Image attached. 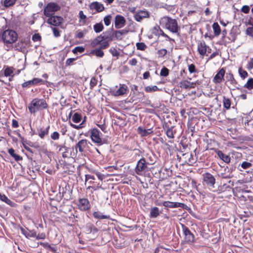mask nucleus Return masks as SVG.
Returning a JSON list of instances; mask_svg holds the SVG:
<instances>
[{
  "label": "nucleus",
  "mask_w": 253,
  "mask_h": 253,
  "mask_svg": "<svg viewBox=\"0 0 253 253\" xmlns=\"http://www.w3.org/2000/svg\"><path fill=\"white\" fill-rule=\"evenodd\" d=\"M48 107V104L44 99L36 98L29 103L28 109L30 113L35 114L40 110L46 109Z\"/></svg>",
  "instance_id": "f257e3e1"
},
{
  "label": "nucleus",
  "mask_w": 253,
  "mask_h": 253,
  "mask_svg": "<svg viewBox=\"0 0 253 253\" xmlns=\"http://www.w3.org/2000/svg\"><path fill=\"white\" fill-rule=\"evenodd\" d=\"M18 38V34L13 30H5L1 35L2 40L7 47L15 43L17 41Z\"/></svg>",
  "instance_id": "f03ea898"
},
{
  "label": "nucleus",
  "mask_w": 253,
  "mask_h": 253,
  "mask_svg": "<svg viewBox=\"0 0 253 253\" xmlns=\"http://www.w3.org/2000/svg\"><path fill=\"white\" fill-rule=\"evenodd\" d=\"M162 26H165L170 32L175 33L178 32V27L176 20L168 17L162 18L159 22Z\"/></svg>",
  "instance_id": "7ed1b4c3"
},
{
  "label": "nucleus",
  "mask_w": 253,
  "mask_h": 253,
  "mask_svg": "<svg viewBox=\"0 0 253 253\" xmlns=\"http://www.w3.org/2000/svg\"><path fill=\"white\" fill-rule=\"evenodd\" d=\"M61 9L60 6L56 2H50L48 3L43 10L44 15L46 17L52 16L54 13Z\"/></svg>",
  "instance_id": "20e7f679"
},
{
  "label": "nucleus",
  "mask_w": 253,
  "mask_h": 253,
  "mask_svg": "<svg viewBox=\"0 0 253 253\" xmlns=\"http://www.w3.org/2000/svg\"><path fill=\"white\" fill-rule=\"evenodd\" d=\"M85 182H88L90 185L87 187V189H92L94 191L98 190L101 188L102 183L95 181V177L90 174L85 175Z\"/></svg>",
  "instance_id": "39448f33"
},
{
  "label": "nucleus",
  "mask_w": 253,
  "mask_h": 253,
  "mask_svg": "<svg viewBox=\"0 0 253 253\" xmlns=\"http://www.w3.org/2000/svg\"><path fill=\"white\" fill-rule=\"evenodd\" d=\"M90 45L92 47L99 45L101 49H106L109 46L110 43L102 38V35H100L91 42Z\"/></svg>",
  "instance_id": "423d86ee"
},
{
  "label": "nucleus",
  "mask_w": 253,
  "mask_h": 253,
  "mask_svg": "<svg viewBox=\"0 0 253 253\" xmlns=\"http://www.w3.org/2000/svg\"><path fill=\"white\" fill-rule=\"evenodd\" d=\"M100 131L96 128H93L90 131V138L92 142L98 146L103 144L102 139L100 136Z\"/></svg>",
  "instance_id": "0eeeda50"
},
{
  "label": "nucleus",
  "mask_w": 253,
  "mask_h": 253,
  "mask_svg": "<svg viewBox=\"0 0 253 253\" xmlns=\"http://www.w3.org/2000/svg\"><path fill=\"white\" fill-rule=\"evenodd\" d=\"M89 144L90 142L85 139L80 140L75 146L76 153L78 150L80 153L83 154L89 148Z\"/></svg>",
  "instance_id": "6e6552de"
},
{
  "label": "nucleus",
  "mask_w": 253,
  "mask_h": 253,
  "mask_svg": "<svg viewBox=\"0 0 253 253\" xmlns=\"http://www.w3.org/2000/svg\"><path fill=\"white\" fill-rule=\"evenodd\" d=\"M182 228L184 235V242L192 244L195 242V237L193 234L184 225H182Z\"/></svg>",
  "instance_id": "1a4fd4ad"
},
{
  "label": "nucleus",
  "mask_w": 253,
  "mask_h": 253,
  "mask_svg": "<svg viewBox=\"0 0 253 253\" xmlns=\"http://www.w3.org/2000/svg\"><path fill=\"white\" fill-rule=\"evenodd\" d=\"M45 82L42 79L34 78L32 80H29L23 83L22 84V87L23 88H29L39 84H44Z\"/></svg>",
  "instance_id": "9d476101"
},
{
  "label": "nucleus",
  "mask_w": 253,
  "mask_h": 253,
  "mask_svg": "<svg viewBox=\"0 0 253 253\" xmlns=\"http://www.w3.org/2000/svg\"><path fill=\"white\" fill-rule=\"evenodd\" d=\"M47 23L54 27H58L61 25L63 22V18L60 16L52 15L48 17Z\"/></svg>",
  "instance_id": "9b49d317"
},
{
  "label": "nucleus",
  "mask_w": 253,
  "mask_h": 253,
  "mask_svg": "<svg viewBox=\"0 0 253 253\" xmlns=\"http://www.w3.org/2000/svg\"><path fill=\"white\" fill-rule=\"evenodd\" d=\"M30 42V38L27 37L21 39L15 44V48L17 50L21 51L29 46Z\"/></svg>",
  "instance_id": "f8f14e48"
},
{
  "label": "nucleus",
  "mask_w": 253,
  "mask_h": 253,
  "mask_svg": "<svg viewBox=\"0 0 253 253\" xmlns=\"http://www.w3.org/2000/svg\"><path fill=\"white\" fill-rule=\"evenodd\" d=\"M77 206L79 209L82 211H87L90 208V203L86 198L79 199Z\"/></svg>",
  "instance_id": "ddd939ff"
},
{
  "label": "nucleus",
  "mask_w": 253,
  "mask_h": 253,
  "mask_svg": "<svg viewBox=\"0 0 253 253\" xmlns=\"http://www.w3.org/2000/svg\"><path fill=\"white\" fill-rule=\"evenodd\" d=\"M211 49L207 45L204 41L200 42L198 44V51L202 56L206 55L207 51L209 53L211 52Z\"/></svg>",
  "instance_id": "4468645a"
},
{
  "label": "nucleus",
  "mask_w": 253,
  "mask_h": 253,
  "mask_svg": "<svg viewBox=\"0 0 253 253\" xmlns=\"http://www.w3.org/2000/svg\"><path fill=\"white\" fill-rule=\"evenodd\" d=\"M145 160L141 159L138 162L135 168V172L138 175H141L142 172L146 168Z\"/></svg>",
  "instance_id": "2eb2a0df"
},
{
  "label": "nucleus",
  "mask_w": 253,
  "mask_h": 253,
  "mask_svg": "<svg viewBox=\"0 0 253 253\" xmlns=\"http://www.w3.org/2000/svg\"><path fill=\"white\" fill-rule=\"evenodd\" d=\"M114 30L113 29H110L103 32L101 35L102 38L110 43L114 40Z\"/></svg>",
  "instance_id": "dca6fc26"
},
{
  "label": "nucleus",
  "mask_w": 253,
  "mask_h": 253,
  "mask_svg": "<svg viewBox=\"0 0 253 253\" xmlns=\"http://www.w3.org/2000/svg\"><path fill=\"white\" fill-rule=\"evenodd\" d=\"M204 181L210 187H214L215 179L213 176L209 173L204 175Z\"/></svg>",
  "instance_id": "f3484780"
},
{
  "label": "nucleus",
  "mask_w": 253,
  "mask_h": 253,
  "mask_svg": "<svg viewBox=\"0 0 253 253\" xmlns=\"http://www.w3.org/2000/svg\"><path fill=\"white\" fill-rule=\"evenodd\" d=\"M57 148H59V151L62 152V156L63 158H70L71 156V149L64 145H58Z\"/></svg>",
  "instance_id": "a211bd4d"
},
{
  "label": "nucleus",
  "mask_w": 253,
  "mask_h": 253,
  "mask_svg": "<svg viewBox=\"0 0 253 253\" xmlns=\"http://www.w3.org/2000/svg\"><path fill=\"white\" fill-rule=\"evenodd\" d=\"M125 18L121 15H117L115 19V26L117 29L121 28L124 27L126 24Z\"/></svg>",
  "instance_id": "6ab92c4d"
},
{
  "label": "nucleus",
  "mask_w": 253,
  "mask_h": 253,
  "mask_svg": "<svg viewBox=\"0 0 253 253\" xmlns=\"http://www.w3.org/2000/svg\"><path fill=\"white\" fill-rule=\"evenodd\" d=\"M225 74V71L223 68H221L218 72L215 75L213 79V82L215 84H219L224 80V77Z\"/></svg>",
  "instance_id": "aec40b11"
},
{
  "label": "nucleus",
  "mask_w": 253,
  "mask_h": 253,
  "mask_svg": "<svg viewBox=\"0 0 253 253\" xmlns=\"http://www.w3.org/2000/svg\"><path fill=\"white\" fill-rule=\"evenodd\" d=\"M20 230L21 233L27 238H35L36 236V232L35 230H29L27 228L20 227Z\"/></svg>",
  "instance_id": "412c9836"
},
{
  "label": "nucleus",
  "mask_w": 253,
  "mask_h": 253,
  "mask_svg": "<svg viewBox=\"0 0 253 253\" xmlns=\"http://www.w3.org/2000/svg\"><path fill=\"white\" fill-rule=\"evenodd\" d=\"M163 205L167 208H175L184 206V204L178 202H172L169 201H165L162 203Z\"/></svg>",
  "instance_id": "4be33fe9"
},
{
  "label": "nucleus",
  "mask_w": 253,
  "mask_h": 253,
  "mask_svg": "<svg viewBox=\"0 0 253 253\" xmlns=\"http://www.w3.org/2000/svg\"><path fill=\"white\" fill-rule=\"evenodd\" d=\"M89 7L91 9H95L97 12H101L103 11L105 9L103 4L98 1H94L91 2L89 5Z\"/></svg>",
  "instance_id": "5701e85b"
},
{
  "label": "nucleus",
  "mask_w": 253,
  "mask_h": 253,
  "mask_svg": "<svg viewBox=\"0 0 253 253\" xmlns=\"http://www.w3.org/2000/svg\"><path fill=\"white\" fill-rule=\"evenodd\" d=\"M149 13L146 11H139L137 12L134 16V19L138 21L141 22L144 18L148 17Z\"/></svg>",
  "instance_id": "b1692460"
},
{
  "label": "nucleus",
  "mask_w": 253,
  "mask_h": 253,
  "mask_svg": "<svg viewBox=\"0 0 253 253\" xmlns=\"http://www.w3.org/2000/svg\"><path fill=\"white\" fill-rule=\"evenodd\" d=\"M128 31L125 29L114 31V39L121 40L123 38V35H126Z\"/></svg>",
  "instance_id": "393cba45"
},
{
  "label": "nucleus",
  "mask_w": 253,
  "mask_h": 253,
  "mask_svg": "<svg viewBox=\"0 0 253 253\" xmlns=\"http://www.w3.org/2000/svg\"><path fill=\"white\" fill-rule=\"evenodd\" d=\"M128 90L127 86L125 84H120L119 88L115 92V95L120 96L124 95Z\"/></svg>",
  "instance_id": "a878e982"
},
{
  "label": "nucleus",
  "mask_w": 253,
  "mask_h": 253,
  "mask_svg": "<svg viewBox=\"0 0 253 253\" xmlns=\"http://www.w3.org/2000/svg\"><path fill=\"white\" fill-rule=\"evenodd\" d=\"M50 128V126H48L45 128H41L39 130L38 135L39 137L43 139L45 136H47L49 133V130Z\"/></svg>",
  "instance_id": "bb28decb"
},
{
  "label": "nucleus",
  "mask_w": 253,
  "mask_h": 253,
  "mask_svg": "<svg viewBox=\"0 0 253 253\" xmlns=\"http://www.w3.org/2000/svg\"><path fill=\"white\" fill-rule=\"evenodd\" d=\"M98 231L97 228L92 224H87L85 227V232L87 234L96 233Z\"/></svg>",
  "instance_id": "cd10ccee"
},
{
  "label": "nucleus",
  "mask_w": 253,
  "mask_h": 253,
  "mask_svg": "<svg viewBox=\"0 0 253 253\" xmlns=\"http://www.w3.org/2000/svg\"><path fill=\"white\" fill-rule=\"evenodd\" d=\"M217 154L218 157L221 159L224 162L226 163H229L230 162V158L229 156L225 155L222 153L221 151L218 150L217 152Z\"/></svg>",
  "instance_id": "c85d7f7f"
},
{
  "label": "nucleus",
  "mask_w": 253,
  "mask_h": 253,
  "mask_svg": "<svg viewBox=\"0 0 253 253\" xmlns=\"http://www.w3.org/2000/svg\"><path fill=\"white\" fill-rule=\"evenodd\" d=\"M8 153L12 157H13L15 161H16V162L21 161L23 159L22 157L21 156L16 154L15 153L14 149L12 148L8 150Z\"/></svg>",
  "instance_id": "c756f323"
},
{
  "label": "nucleus",
  "mask_w": 253,
  "mask_h": 253,
  "mask_svg": "<svg viewBox=\"0 0 253 253\" xmlns=\"http://www.w3.org/2000/svg\"><path fill=\"white\" fill-rule=\"evenodd\" d=\"M93 216L95 218L98 219H109L110 218L109 215H104L99 211L93 212Z\"/></svg>",
  "instance_id": "7c9ffc66"
},
{
  "label": "nucleus",
  "mask_w": 253,
  "mask_h": 253,
  "mask_svg": "<svg viewBox=\"0 0 253 253\" xmlns=\"http://www.w3.org/2000/svg\"><path fill=\"white\" fill-rule=\"evenodd\" d=\"M17 0H1L2 5L5 8L12 7L15 5Z\"/></svg>",
  "instance_id": "2f4dec72"
},
{
  "label": "nucleus",
  "mask_w": 253,
  "mask_h": 253,
  "mask_svg": "<svg viewBox=\"0 0 253 253\" xmlns=\"http://www.w3.org/2000/svg\"><path fill=\"white\" fill-rule=\"evenodd\" d=\"M181 86L185 88H193L195 87L196 84L194 83H190L187 80L183 81L180 83Z\"/></svg>",
  "instance_id": "473e14b6"
},
{
  "label": "nucleus",
  "mask_w": 253,
  "mask_h": 253,
  "mask_svg": "<svg viewBox=\"0 0 253 253\" xmlns=\"http://www.w3.org/2000/svg\"><path fill=\"white\" fill-rule=\"evenodd\" d=\"M4 75L5 77L14 76L13 67H9L8 66L4 67Z\"/></svg>",
  "instance_id": "72a5a7b5"
},
{
  "label": "nucleus",
  "mask_w": 253,
  "mask_h": 253,
  "mask_svg": "<svg viewBox=\"0 0 253 253\" xmlns=\"http://www.w3.org/2000/svg\"><path fill=\"white\" fill-rule=\"evenodd\" d=\"M104 29V26L101 22L96 23L93 25V30L96 33L102 32Z\"/></svg>",
  "instance_id": "f704fd0d"
},
{
  "label": "nucleus",
  "mask_w": 253,
  "mask_h": 253,
  "mask_svg": "<svg viewBox=\"0 0 253 253\" xmlns=\"http://www.w3.org/2000/svg\"><path fill=\"white\" fill-rule=\"evenodd\" d=\"M103 49L100 47L96 48L92 50L91 52V53L95 54L97 57H102L104 55V52L102 51Z\"/></svg>",
  "instance_id": "c9c22d12"
},
{
  "label": "nucleus",
  "mask_w": 253,
  "mask_h": 253,
  "mask_svg": "<svg viewBox=\"0 0 253 253\" xmlns=\"http://www.w3.org/2000/svg\"><path fill=\"white\" fill-rule=\"evenodd\" d=\"M163 128L166 134L169 138H173V133L171 128H170L169 126H163Z\"/></svg>",
  "instance_id": "e433bc0d"
},
{
  "label": "nucleus",
  "mask_w": 253,
  "mask_h": 253,
  "mask_svg": "<svg viewBox=\"0 0 253 253\" xmlns=\"http://www.w3.org/2000/svg\"><path fill=\"white\" fill-rule=\"evenodd\" d=\"M82 119V115L79 113H75L72 116V121L74 123H80Z\"/></svg>",
  "instance_id": "4c0bfd02"
},
{
  "label": "nucleus",
  "mask_w": 253,
  "mask_h": 253,
  "mask_svg": "<svg viewBox=\"0 0 253 253\" xmlns=\"http://www.w3.org/2000/svg\"><path fill=\"white\" fill-rule=\"evenodd\" d=\"M86 117L85 116L84 118V119H83V121H82V122L81 124H80L79 125H75L72 123H70V125L73 128H75L76 129H81L84 126V124L85 122L86 121Z\"/></svg>",
  "instance_id": "58836bf2"
},
{
  "label": "nucleus",
  "mask_w": 253,
  "mask_h": 253,
  "mask_svg": "<svg viewBox=\"0 0 253 253\" xmlns=\"http://www.w3.org/2000/svg\"><path fill=\"white\" fill-rule=\"evenodd\" d=\"M17 135L19 137V138L20 139L21 141L22 142L23 145V147H24V148L26 150H27L28 151L32 152L31 149L30 148H29L28 147L26 146L25 145V144H24V143L26 142L27 144H28L29 145L31 146L30 144V142L29 141V142H27V141H25L24 140V138H23V137L22 136V135H21V134L20 133L18 132L17 133Z\"/></svg>",
  "instance_id": "ea45409f"
},
{
  "label": "nucleus",
  "mask_w": 253,
  "mask_h": 253,
  "mask_svg": "<svg viewBox=\"0 0 253 253\" xmlns=\"http://www.w3.org/2000/svg\"><path fill=\"white\" fill-rule=\"evenodd\" d=\"M212 28L214 34L215 36H219L221 33V30L219 25L217 23H214L212 25Z\"/></svg>",
  "instance_id": "a19ab883"
},
{
  "label": "nucleus",
  "mask_w": 253,
  "mask_h": 253,
  "mask_svg": "<svg viewBox=\"0 0 253 253\" xmlns=\"http://www.w3.org/2000/svg\"><path fill=\"white\" fill-rule=\"evenodd\" d=\"M39 245L42 246L46 249H49L52 252H55L56 250L54 248L51 247L47 242H40Z\"/></svg>",
  "instance_id": "79ce46f5"
},
{
  "label": "nucleus",
  "mask_w": 253,
  "mask_h": 253,
  "mask_svg": "<svg viewBox=\"0 0 253 253\" xmlns=\"http://www.w3.org/2000/svg\"><path fill=\"white\" fill-rule=\"evenodd\" d=\"M244 87L248 90H252L253 88V78L249 79L247 83L244 85Z\"/></svg>",
  "instance_id": "37998d69"
},
{
  "label": "nucleus",
  "mask_w": 253,
  "mask_h": 253,
  "mask_svg": "<svg viewBox=\"0 0 253 253\" xmlns=\"http://www.w3.org/2000/svg\"><path fill=\"white\" fill-rule=\"evenodd\" d=\"M137 131L142 136H146L149 133L148 130L144 129L141 126L138 127Z\"/></svg>",
  "instance_id": "c03bdc74"
},
{
  "label": "nucleus",
  "mask_w": 253,
  "mask_h": 253,
  "mask_svg": "<svg viewBox=\"0 0 253 253\" xmlns=\"http://www.w3.org/2000/svg\"><path fill=\"white\" fill-rule=\"evenodd\" d=\"M238 72H239V74L240 77L243 79H245L248 76V74L247 72L246 71L243 70L242 69V68H241V67L239 68Z\"/></svg>",
  "instance_id": "a18cd8bd"
},
{
  "label": "nucleus",
  "mask_w": 253,
  "mask_h": 253,
  "mask_svg": "<svg viewBox=\"0 0 253 253\" xmlns=\"http://www.w3.org/2000/svg\"><path fill=\"white\" fill-rule=\"evenodd\" d=\"M223 103L224 107L226 109H229L230 108L231 102L229 98L223 97Z\"/></svg>",
  "instance_id": "49530a36"
},
{
  "label": "nucleus",
  "mask_w": 253,
  "mask_h": 253,
  "mask_svg": "<svg viewBox=\"0 0 253 253\" xmlns=\"http://www.w3.org/2000/svg\"><path fill=\"white\" fill-rule=\"evenodd\" d=\"M157 216H158V208L157 207H154L151 210L150 217H156Z\"/></svg>",
  "instance_id": "de8ad7c7"
},
{
  "label": "nucleus",
  "mask_w": 253,
  "mask_h": 253,
  "mask_svg": "<svg viewBox=\"0 0 253 253\" xmlns=\"http://www.w3.org/2000/svg\"><path fill=\"white\" fill-rule=\"evenodd\" d=\"M92 173L96 175V176L98 177V179L100 180V182L101 183L102 181L105 178V176L104 174H103L102 173H100L98 171L94 170L92 171Z\"/></svg>",
  "instance_id": "09e8293b"
},
{
  "label": "nucleus",
  "mask_w": 253,
  "mask_h": 253,
  "mask_svg": "<svg viewBox=\"0 0 253 253\" xmlns=\"http://www.w3.org/2000/svg\"><path fill=\"white\" fill-rule=\"evenodd\" d=\"M51 29L53 31V35L55 38H58L61 35V31L56 27H51Z\"/></svg>",
  "instance_id": "8fccbe9b"
},
{
  "label": "nucleus",
  "mask_w": 253,
  "mask_h": 253,
  "mask_svg": "<svg viewBox=\"0 0 253 253\" xmlns=\"http://www.w3.org/2000/svg\"><path fill=\"white\" fill-rule=\"evenodd\" d=\"M84 48L83 46H77L72 50V52L74 54H77L78 52L83 53L84 51Z\"/></svg>",
  "instance_id": "3c124183"
},
{
  "label": "nucleus",
  "mask_w": 253,
  "mask_h": 253,
  "mask_svg": "<svg viewBox=\"0 0 253 253\" xmlns=\"http://www.w3.org/2000/svg\"><path fill=\"white\" fill-rule=\"evenodd\" d=\"M158 89V87L156 85L153 86H147L145 87V90L146 92H150L152 91H157Z\"/></svg>",
  "instance_id": "603ef678"
},
{
  "label": "nucleus",
  "mask_w": 253,
  "mask_h": 253,
  "mask_svg": "<svg viewBox=\"0 0 253 253\" xmlns=\"http://www.w3.org/2000/svg\"><path fill=\"white\" fill-rule=\"evenodd\" d=\"M112 16L110 15H107L104 18V22L106 26H109L111 24Z\"/></svg>",
  "instance_id": "864d4df0"
},
{
  "label": "nucleus",
  "mask_w": 253,
  "mask_h": 253,
  "mask_svg": "<svg viewBox=\"0 0 253 253\" xmlns=\"http://www.w3.org/2000/svg\"><path fill=\"white\" fill-rule=\"evenodd\" d=\"M169 69L165 67H163V68L161 70L160 75L163 77H167L169 75Z\"/></svg>",
  "instance_id": "5fc2aeb1"
},
{
  "label": "nucleus",
  "mask_w": 253,
  "mask_h": 253,
  "mask_svg": "<svg viewBox=\"0 0 253 253\" xmlns=\"http://www.w3.org/2000/svg\"><path fill=\"white\" fill-rule=\"evenodd\" d=\"M97 83L98 80L95 77L92 78L90 81V88L92 89L97 85Z\"/></svg>",
  "instance_id": "6e6d98bb"
},
{
  "label": "nucleus",
  "mask_w": 253,
  "mask_h": 253,
  "mask_svg": "<svg viewBox=\"0 0 253 253\" xmlns=\"http://www.w3.org/2000/svg\"><path fill=\"white\" fill-rule=\"evenodd\" d=\"M188 71L190 73H198V71L196 68L194 64H191L188 65Z\"/></svg>",
  "instance_id": "4d7b16f0"
},
{
  "label": "nucleus",
  "mask_w": 253,
  "mask_h": 253,
  "mask_svg": "<svg viewBox=\"0 0 253 253\" xmlns=\"http://www.w3.org/2000/svg\"><path fill=\"white\" fill-rule=\"evenodd\" d=\"M109 51L113 56L118 57L120 55V52L115 48H111L109 49Z\"/></svg>",
  "instance_id": "13d9d810"
},
{
  "label": "nucleus",
  "mask_w": 253,
  "mask_h": 253,
  "mask_svg": "<svg viewBox=\"0 0 253 253\" xmlns=\"http://www.w3.org/2000/svg\"><path fill=\"white\" fill-rule=\"evenodd\" d=\"M252 166V164L251 163L248 162H243L241 165V168L244 169L250 168Z\"/></svg>",
  "instance_id": "bf43d9fd"
},
{
  "label": "nucleus",
  "mask_w": 253,
  "mask_h": 253,
  "mask_svg": "<svg viewBox=\"0 0 253 253\" xmlns=\"http://www.w3.org/2000/svg\"><path fill=\"white\" fill-rule=\"evenodd\" d=\"M136 46L138 49L141 50H144L147 47L145 44L143 42H137L136 44Z\"/></svg>",
  "instance_id": "052dcab7"
},
{
  "label": "nucleus",
  "mask_w": 253,
  "mask_h": 253,
  "mask_svg": "<svg viewBox=\"0 0 253 253\" xmlns=\"http://www.w3.org/2000/svg\"><path fill=\"white\" fill-rule=\"evenodd\" d=\"M60 134L57 131H54L51 134L50 137L52 140H56L59 139Z\"/></svg>",
  "instance_id": "680f3d73"
},
{
  "label": "nucleus",
  "mask_w": 253,
  "mask_h": 253,
  "mask_svg": "<svg viewBox=\"0 0 253 253\" xmlns=\"http://www.w3.org/2000/svg\"><path fill=\"white\" fill-rule=\"evenodd\" d=\"M42 40V37L39 34H35L32 36V40L34 42H40Z\"/></svg>",
  "instance_id": "e2e57ef3"
},
{
  "label": "nucleus",
  "mask_w": 253,
  "mask_h": 253,
  "mask_svg": "<svg viewBox=\"0 0 253 253\" xmlns=\"http://www.w3.org/2000/svg\"><path fill=\"white\" fill-rule=\"evenodd\" d=\"M46 234L45 233L42 232L41 233H39L38 235L36 234V236L35 237L37 240H44L46 238Z\"/></svg>",
  "instance_id": "0e129e2a"
},
{
  "label": "nucleus",
  "mask_w": 253,
  "mask_h": 253,
  "mask_svg": "<svg viewBox=\"0 0 253 253\" xmlns=\"http://www.w3.org/2000/svg\"><path fill=\"white\" fill-rule=\"evenodd\" d=\"M79 16L81 20H83V22L84 24L85 23V20L86 19V16L84 14L83 11L81 10L79 13Z\"/></svg>",
  "instance_id": "69168bd1"
},
{
  "label": "nucleus",
  "mask_w": 253,
  "mask_h": 253,
  "mask_svg": "<svg viewBox=\"0 0 253 253\" xmlns=\"http://www.w3.org/2000/svg\"><path fill=\"white\" fill-rule=\"evenodd\" d=\"M76 58H70L67 59L65 62V65L67 66H71L73 64V62L75 61Z\"/></svg>",
  "instance_id": "338daca9"
},
{
  "label": "nucleus",
  "mask_w": 253,
  "mask_h": 253,
  "mask_svg": "<svg viewBox=\"0 0 253 253\" xmlns=\"http://www.w3.org/2000/svg\"><path fill=\"white\" fill-rule=\"evenodd\" d=\"M250 10V8L248 5H244L241 8V11L246 14L248 13Z\"/></svg>",
  "instance_id": "774afa93"
}]
</instances>
